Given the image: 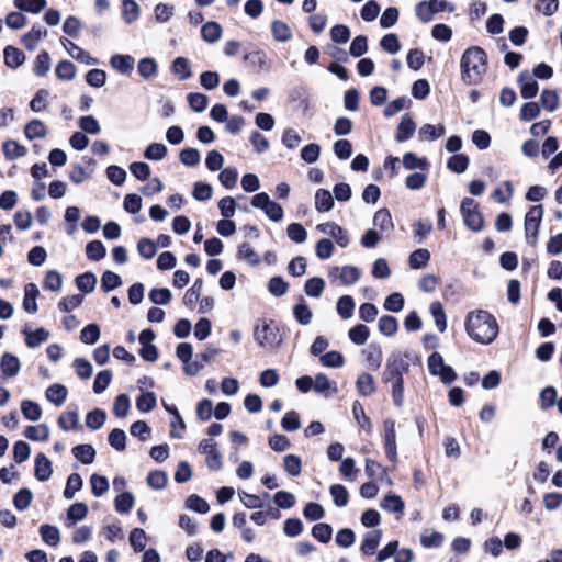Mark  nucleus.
Listing matches in <instances>:
<instances>
[{
	"instance_id": "obj_60",
	"label": "nucleus",
	"mask_w": 562,
	"mask_h": 562,
	"mask_svg": "<svg viewBox=\"0 0 562 562\" xmlns=\"http://www.w3.org/2000/svg\"><path fill=\"white\" fill-rule=\"evenodd\" d=\"M325 281L319 277H313L306 280L304 291L308 296L319 297L324 291Z\"/></svg>"
},
{
	"instance_id": "obj_47",
	"label": "nucleus",
	"mask_w": 562,
	"mask_h": 562,
	"mask_svg": "<svg viewBox=\"0 0 562 562\" xmlns=\"http://www.w3.org/2000/svg\"><path fill=\"white\" fill-rule=\"evenodd\" d=\"M21 411L24 418L32 422L38 420L42 415L41 406L31 400H24L21 402Z\"/></svg>"
},
{
	"instance_id": "obj_8",
	"label": "nucleus",
	"mask_w": 562,
	"mask_h": 562,
	"mask_svg": "<svg viewBox=\"0 0 562 562\" xmlns=\"http://www.w3.org/2000/svg\"><path fill=\"white\" fill-rule=\"evenodd\" d=\"M199 451L206 454V464L211 470H218L222 467V457L212 439H203L199 443Z\"/></svg>"
},
{
	"instance_id": "obj_52",
	"label": "nucleus",
	"mask_w": 562,
	"mask_h": 562,
	"mask_svg": "<svg viewBox=\"0 0 562 562\" xmlns=\"http://www.w3.org/2000/svg\"><path fill=\"white\" fill-rule=\"evenodd\" d=\"M540 102L543 109L553 112L559 108V94L555 90L544 89L541 92Z\"/></svg>"
},
{
	"instance_id": "obj_17",
	"label": "nucleus",
	"mask_w": 562,
	"mask_h": 562,
	"mask_svg": "<svg viewBox=\"0 0 562 562\" xmlns=\"http://www.w3.org/2000/svg\"><path fill=\"white\" fill-rule=\"evenodd\" d=\"M52 462L43 453L40 452L35 457V467H34V475L38 481H46L52 475Z\"/></svg>"
},
{
	"instance_id": "obj_51",
	"label": "nucleus",
	"mask_w": 562,
	"mask_h": 562,
	"mask_svg": "<svg viewBox=\"0 0 562 562\" xmlns=\"http://www.w3.org/2000/svg\"><path fill=\"white\" fill-rule=\"evenodd\" d=\"M50 68V57L46 50H42L35 58L33 71L38 77L47 75Z\"/></svg>"
},
{
	"instance_id": "obj_1",
	"label": "nucleus",
	"mask_w": 562,
	"mask_h": 562,
	"mask_svg": "<svg viewBox=\"0 0 562 562\" xmlns=\"http://www.w3.org/2000/svg\"><path fill=\"white\" fill-rule=\"evenodd\" d=\"M408 355L402 352H393L385 362V368L381 380L385 384H391L392 400L396 407L404 404V374L409 371Z\"/></svg>"
},
{
	"instance_id": "obj_42",
	"label": "nucleus",
	"mask_w": 562,
	"mask_h": 562,
	"mask_svg": "<svg viewBox=\"0 0 562 562\" xmlns=\"http://www.w3.org/2000/svg\"><path fill=\"white\" fill-rule=\"evenodd\" d=\"M139 16V7L135 0H123L122 1V18L131 24L135 22Z\"/></svg>"
},
{
	"instance_id": "obj_56",
	"label": "nucleus",
	"mask_w": 562,
	"mask_h": 562,
	"mask_svg": "<svg viewBox=\"0 0 562 562\" xmlns=\"http://www.w3.org/2000/svg\"><path fill=\"white\" fill-rule=\"evenodd\" d=\"M381 507L391 513L402 514L404 509L403 499L395 494H387L381 502Z\"/></svg>"
},
{
	"instance_id": "obj_29",
	"label": "nucleus",
	"mask_w": 562,
	"mask_h": 562,
	"mask_svg": "<svg viewBox=\"0 0 562 562\" xmlns=\"http://www.w3.org/2000/svg\"><path fill=\"white\" fill-rule=\"evenodd\" d=\"M241 503L248 508H266L270 502L269 494H238Z\"/></svg>"
},
{
	"instance_id": "obj_37",
	"label": "nucleus",
	"mask_w": 562,
	"mask_h": 562,
	"mask_svg": "<svg viewBox=\"0 0 562 562\" xmlns=\"http://www.w3.org/2000/svg\"><path fill=\"white\" fill-rule=\"evenodd\" d=\"M430 259V252L426 248L414 250L408 258V263L412 269H422L427 266Z\"/></svg>"
},
{
	"instance_id": "obj_36",
	"label": "nucleus",
	"mask_w": 562,
	"mask_h": 562,
	"mask_svg": "<svg viewBox=\"0 0 562 562\" xmlns=\"http://www.w3.org/2000/svg\"><path fill=\"white\" fill-rule=\"evenodd\" d=\"M138 74L146 80L154 78L158 71V65L154 58L146 57L138 61Z\"/></svg>"
},
{
	"instance_id": "obj_27",
	"label": "nucleus",
	"mask_w": 562,
	"mask_h": 562,
	"mask_svg": "<svg viewBox=\"0 0 562 562\" xmlns=\"http://www.w3.org/2000/svg\"><path fill=\"white\" fill-rule=\"evenodd\" d=\"M2 151L8 160H13L19 157H23L26 155L27 149L20 145L16 140L8 139L2 145Z\"/></svg>"
},
{
	"instance_id": "obj_50",
	"label": "nucleus",
	"mask_w": 562,
	"mask_h": 562,
	"mask_svg": "<svg viewBox=\"0 0 562 562\" xmlns=\"http://www.w3.org/2000/svg\"><path fill=\"white\" fill-rule=\"evenodd\" d=\"M430 313L435 319L436 327L440 333L447 328V317L442 304L438 301L430 304Z\"/></svg>"
},
{
	"instance_id": "obj_19",
	"label": "nucleus",
	"mask_w": 562,
	"mask_h": 562,
	"mask_svg": "<svg viewBox=\"0 0 562 562\" xmlns=\"http://www.w3.org/2000/svg\"><path fill=\"white\" fill-rule=\"evenodd\" d=\"M3 58L5 66L15 69L24 63L25 55L21 49L8 45L3 50Z\"/></svg>"
},
{
	"instance_id": "obj_39",
	"label": "nucleus",
	"mask_w": 562,
	"mask_h": 562,
	"mask_svg": "<svg viewBox=\"0 0 562 562\" xmlns=\"http://www.w3.org/2000/svg\"><path fill=\"white\" fill-rule=\"evenodd\" d=\"M442 541L443 535L432 529H425L420 535V543L425 548H438Z\"/></svg>"
},
{
	"instance_id": "obj_55",
	"label": "nucleus",
	"mask_w": 562,
	"mask_h": 562,
	"mask_svg": "<svg viewBox=\"0 0 562 562\" xmlns=\"http://www.w3.org/2000/svg\"><path fill=\"white\" fill-rule=\"evenodd\" d=\"M237 257L239 259H245L250 266H258L260 263L259 255L248 243H243L238 246Z\"/></svg>"
},
{
	"instance_id": "obj_35",
	"label": "nucleus",
	"mask_w": 562,
	"mask_h": 562,
	"mask_svg": "<svg viewBox=\"0 0 562 562\" xmlns=\"http://www.w3.org/2000/svg\"><path fill=\"white\" fill-rule=\"evenodd\" d=\"M42 540L52 547H56L60 542V533L57 527L52 525H42L40 527Z\"/></svg>"
},
{
	"instance_id": "obj_24",
	"label": "nucleus",
	"mask_w": 562,
	"mask_h": 562,
	"mask_svg": "<svg viewBox=\"0 0 562 562\" xmlns=\"http://www.w3.org/2000/svg\"><path fill=\"white\" fill-rule=\"evenodd\" d=\"M334 207V198L327 189H318L315 193V209L323 213Z\"/></svg>"
},
{
	"instance_id": "obj_13",
	"label": "nucleus",
	"mask_w": 562,
	"mask_h": 562,
	"mask_svg": "<svg viewBox=\"0 0 562 562\" xmlns=\"http://www.w3.org/2000/svg\"><path fill=\"white\" fill-rule=\"evenodd\" d=\"M520 83V94L524 99H532L537 95L539 90L538 82L529 75L527 70L518 76Z\"/></svg>"
},
{
	"instance_id": "obj_45",
	"label": "nucleus",
	"mask_w": 562,
	"mask_h": 562,
	"mask_svg": "<svg viewBox=\"0 0 562 562\" xmlns=\"http://www.w3.org/2000/svg\"><path fill=\"white\" fill-rule=\"evenodd\" d=\"M379 331L384 336H393L398 330V323L394 316L383 315L379 319Z\"/></svg>"
},
{
	"instance_id": "obj_26",
	"label": "nucleus",
	"mask_w": 562,
	"mask_h": 562,
	"mask_svg": "<svg viewBox=\"0 0 562 562\" xmlns=\"http://www.w3.org/2000/svg\"><path fill=\"white\" fill-rule=\"evenodd\" d=\"M222 32L223 30L220 23L214 21L206 22L201 27V36L207 43L217 42L222 36Z\"/></svg>"
},
{
	"instance_id": "obj_6",
	"label": "nucleus",
	"mask_w": 562,
	"mask_h": 562,
	"mask_svg": "<svg viewBox=\"0 0 562 562\" xmlns=\"http://www.w3.org/2000/svg\"><path fill=\"white\" fill-rule=\"evenodd\" d=\"M543 216V206L541 204L532 205L525 215V235L529 245L535 246L538 239V233Z\"/></svg>"
},
{
	"instance_id": "obj_44",
	"label": "nucleus",
	"mask_w": 562,
	"mask_h": 562,
	"mask_svg": "<svg viewBox=\"0 0 562 562\" xmlns=\"http://www.w3.org/2000/svg\"><path fill=\"white\" fill-rule=\"evenodd\" d=\"M348 336L353 344L362 346L367 342L370 336V329L363 324H358L349 329Z\"/></svg>"
},
{
	"instance_id": "obj_23",
	"label": "nucleus",
	"mask_w": 562,
	"mask_h": 562,
	"mask_svg": "<svg viewBox=\"0 0 562 562\" xmlns=\"http://www.w3.org/2000/svg\"><path fill=\"white\" fill-rule=\"evenodd\" d=\"M24 135L29 140L44 138L47 135V127L41 120L34 119L26 123Z\"/></svg>"
},
{
	"instance_id": "obj_57",
	"label": "nucleus",
	"mask_w": 562,
	"mask_h": 562,
	"mask_svg": "<svg viewBox=\"0 0 562 562\" xmlns=\"http://www.w3.org/2000/svg\"><path fill=\"white\" fill-rule=\"evenodd\" d=\"M100 338V327L92 323L85 326L80 331V340L86 345H93Z\"/></svg>"
},
{
	"instance_id": "obj_61",
	"label": "nucleus",
	"mask_w": 562,
	"mask_h": 562,
	"mask_svg": "<svg viewBox=\"0 0 562 562\" xmlns=\"http://www.w3.org/2000/svg\"><path fill=\"white\" fill-rule=\"evenodd\" d=\"M122 284L121 277L110 270L103 272L101 277V289L103 292H110Z\"/></svg>"
},
{
	"instance_id": "obj_43",
	"label": "nucleus",
	"mask_w": 562,
	"mask_h": 562,
	"mask_svg": "<svg viewBox=\"0 0 562 562\" xmlns=\"http://www.w3.org/2000/svg\"><path fill=\"white\" fill-rule=\"evenodd\" d=\"M470 164V159L465 154H454L447 161V168L456 173L464 172Z\"/></svg>"
},
{
	"instance_id": "obj_28",
	"label": "nucleus",
	"mask_w": 562,
	"mask_h": 562,
	"mask_svg": "<svg viewBox=\"0 0 562 562\" xmlns=\"http://www.w3.org/2000/svg\"><path fill=\"white\" fill-rule=\"evenodd\" d=\"M58 426L65 430H75L79 428V416L78 412L75 411H67L59 415L58 417Z\"/></svg>"
},
{
	"instance_id": "obj_46",
	"label": "nucleus",
	"mask_w": 562,
	"mask_h": 562,
	"mask_svg": "<svg viewBox=\"0 0 562 562\" xmlns=\"http://www.w3.org/2000/svg\"><path fill=\"white\" fill-rule=\"evenodd\" d=\"M106 420V414L101 408H94L86 415V425L92 430L101 428Z\"/></svg>"
},
{
	"instance_id": "obj_16",
	"label": "nucleus",
	"mask_w": 562,
	"mask_h": 562,
	"mask_svg": "<svg viewBox=\"0 0 562 562\" xmlns=\"http://www.w3.org/2000/svg\"><path fill=\"white\" fill-rule=\"evenodd\" d=\"M46 35L47 30L38 24H35L27 33L22 36L21 43L27 50H33L35 49L38 41Z\"/></svg>"
},
{
	"instance_id": "obj_12",
	"label": "nucleus",
	"mask_w": 562,
	"mask_h": 562,
	"mask_svg": "<svg viewBox=\"0 0 562 562\" xmlns=\"http://www.w3.org/2000/svg\"><path fill=\"white\" fill-rule=\"evenodd\" d=\"M244 61L251 71L257 74L267 68V55L261 49L245 54Z\"/></svg>"
},
{
	"instance_id": "obj_38",
	"label": "nucleus",
	"mask_w": 562,
	"mask_h": 562,
	"mask_svg": "<svg viewBox=\"0 0 562 562\" xmlns=\"http://www.w3.org/2000/svg\"><path fill=\"white\" fill-rule=\"evenodd\" d=\"M111 66L121 74H128L133 69L134 58L130 55H114L111 57Z\"/></svg>"
},
{
	"instance_id": "obj_63",
	"label": "nucleus",
	"mask_w": 562,
	"mask_h": 562,
	"mask_svg": "<svg viewBox=\"0 0 562 562\" xmlns=\"http://www.w3.org/2000/svg\"><path fill=\"white\" fill-rule=\"evenodd\" d=\"M61 285H63V278L58 271L49 270L46 272L44 281H43V288L45 290H50V291L57 292L61 289Z\"/></svg>"
},
{
	"instance_id": "obj_14",
	"label": "nucleus",
	"mask_w": 562,
	"mask_h": 562,
	"mask_svg": "<svg viewBox=\"0 0 562 562\" xmlns=\"http://www.w3.org/2000/svg\"><path fill=\"white\" fill-rule=\"evenodd\" d=\"M415 130H416V124H415L414 120L412 119V116L408 113H406L402 116L401 122L397 125L395 139L398 143L406 142L414 135Z\"/></svg>"
},
{
	"instance_id": "obj_15",
	"label": "nucleus",
	"mask_w": 562,
	"mask_h": 562,
	"mask_svg": "<svg viewBox=\"0 0 562 562\" xmlns=\"http://www.w3.org/2000/svg\"><path fill=\"white\" fill-rule=\"evenodd\" d=\"M382 539V531L379 529L368 531L362 537L360 551L363 554L371 555L375 552Z\"/></svg>"
},
{
	"instance_id": "obj_59",
	"label": "nucleus",
	"mask_w": 562,
	"mask_h": 562,
	"mask_svg": "<svg viewBox=\"0 0 562 562\" xmlns=\"http://www.w3.org/2000/svg\"><path fill=\"white\" fill-rule=\"evenodd\" d=\"M355 301L350 295H342L337 302V313L344 319H348L353 315Z\"/></svg>"
},
{
	"instance_id": "obj_10",
	"label": "nucleus",
	"mask_w": 562,
	"mask_h": 562,
	"mask_svg": "<svg viewBox=\"0 0 562 562\" xmlns=\"http://www.w3.org/2000/svg\"><path fill=\"white\" fill-rule=\"evenodd\" d=\"M366 474L370 480H374L383 484L384 482L387 485H391V479L387 475L386 468H384L381 463L372 460V459H366V468H364Z\"/></svg>"
},
{
	"instance_id": "obj_54",
	"label": "nucleus",
	"mask_w": 562,
	"mask_h": 562,
	"mask_svg": "<svg viewBox=\"0 0 562 562\" xmlns=\"http://www.w3.org/2000/svg\"><path fill=\"white\" fill-rule=\"evenodd\" d=\"M156 404L157 398L154 392H144L136 398V407L143 413L151 412Z\"/></svg>"
},
{
	"instance_id": "obj_49",
	"label": "nucleus",
	"mask_w": 562,
	"mask_h": 562,
	"mask_svg": "<svg viewBox=\"0 0 562 562\" xmlns=\"http://www.w3.org/2000/svg\"><path fill=\"white\" fill-rule=\"evenodd\" d=\"M403 166L408 170H425L428 168L429 164L427 161V158H419L416 154L408 151L405 153L403 156Z\"/></svg>"
},
{
	"instance_id": "obj_58",
	"label": "nucleus",
	"mask_w": 562,
	"mask_h": 562,
	"mask_svg": "<svg viewBox=\"0 0 562 562\" xmlns=\"http://www.w3.org/2000/svg\"><path fill=\"white\" fill-rule=\"evenodd\" d=\"M86 255L88 259L93 261H99L106 255V249L102 241L100 240H91L86 246Z\"/></svg>"
},
{
	"instance_id": "obj_25",
	"label": "nucleus",
	"mask_w": 562,
	"mask_h": 562,
	"mask_svg": "<svg viewBox=\"0 0 562 562\" xmlns=\"http://www.w3.org/2000/svg\"><path fill=\"white\" fill-rule=\"evenodd\" d=\"M23 334H25V345L29 348H36L49 338V331L43 327L37 328L34 331H27L24 329Z\"/></svg>"
},
{
	"instance_id": "obj_11",
	"label": "nucleus",
	"mask_w": 562,
	"mask_h": 562,
	"mask_svg": "<svg viewBox=\"0 0 562 562\" xmlns=\"http://www.w3.org/2000/svg\"><path fill=\"white\" fill-rule=\"evenodd\" d=\"M61 44L66 50L78 61L87 65L98 64V59L90 56V54L79 47L77 44L67 38H61Z\"/></svg>"
},
{
	"instance_id": "obj_22",
	"label": "nucleus",
	"mask_w": 562,
	"mask_h": 562,
	"mask_svg": "<svg viewBox=\"0 0 562 562\" xmlns=\"http://www.w3.org/2000/svg\"><path fill=\"white\" fill-rule=\"evenodd\" d=\"M45 395L47 401L60 406L67 398L68 390L65 385L55 383L46 389Z\"/></svg>"
},
{
	"instance_id": "obj_32",
	"label": "nucleus",
	"mask_w": 562,
	"mask_h": 562,
	"mask_svg": "<svg viewBox=\"0 0 562 562\" xmlns=\"http://www.w3.org/2000/svg\"><path fill=\"white\" fill-rule=\"evenodd\" d=\"M76 286L83 293H91L97 284V277L93 272L87 271L76 277Z\"/></svg>"
},
{
	"instance_id": "obj_3",
	"label": "nucleus",
	"mask_w": 562,
	"mask_h": 562,
	"mask_svg": "<svg viewBox=\"0 0 562 562\" xmlns=\"http://www.w3.org/2000/svg\"><path fill=\"white\" fill-rule=\"evenodd\" d=\"M461 79L465 85L476 86L487 71V54L480 46L468 47L460 60Z\"/></svg>"
},
{
	"instance_id": "obj_21",
	"label": "nucleus",
	"mask_w": 562,
	"mask_h": 562,
	"mask_svg": "<svg viewBox=\"0 0 562 562\" xmlns=\"http://www.w3.org/2000/svg\"><path fill=\"white\" fill-rule=\"evenodd\" d=\"M38 293V289L34 283H27L24 288L23 308L30 314L37 312L36 297Z\"/></svg>"
},
{
	"instance_id": "obj_30",
	"label": "nucleus",
	"mask_w": 562,
	"mask_h": 562,
	"mask_svg": "<svg viewBox=\"0 0 562 562\" xmlns=\"http://www.w3.org/2000/svg\"><path fill=\"white\" fill-rule=\"evenodd\" d=\"M171 72L180 80L190 78L192 76L190 61L186 57H177L171 64Z\"/></svg>"
},
{
	"instance_id": "obj_34",
	"label": "nucleus",
	"mask_w": 562,
	"mask_h": 562,
	"mask_svg": "<svg viewBox=\"0 0 562 562\" xmlns=\"http://www.w3.org/2000/svg\"><path fill=\"white\" fill-rule=\"evenodd\" d=\"M72 454L83 464H90L94 461L95 450L91 445H78L72 448Z\"/></svg>"
},
{
	"instance_id": "obj_62",
	"label": "nucleus",
	"mask_w": 562,
	"mask_h": 562,
	"mask_svg": "<svg viewBox=\"0 0 562 562\" xmlns=\"http://www.w3.org/2000/svg\"><path fill=\"white\" fill-rule=\"evenodd\" d=\"M56 77L60 80H71L76 75V67L69 60H61L55 68Z\"/></svg>"
},
{
	"instance_id": "obj_5",
	"label": "nucleus",
	"mask_w": 562,
	"mask_h": 562,
	"mask_svg": "<svg viewBox=\"0 0 562 562\" xmlns=\"http://www.w3.org/2000/svg\"><path fill=\"white\" fill-rule=\"evenodd\" d=\"M255 339L263 348H277L282 342L278 325L273 322H263L262 326L255 328Z\"/></svg>"
},
{
	"instance_id": "obj_9",
	"label": "nucleus",
	"mask_w": 562,
	"mask_h": 562,
	"mask_svg": "<svg viewBox=\"0 0 562 562\" xmlns=\"http://www.w3.org/2000/svg\"><path fill=\"white\" fill-rule=\"evenodd\" d=\"M319 232L329 234L333 238H335L336 243L345 248L349 245V236L345 228L338 225L335 222H327L318 224L316 227Z\"/></svg>"
},
{
	"instance_id": "obj_64",
	"label": "nucleus",
	"mask_w": 562,
	"mask_h": 562,
	"mask_svg": "<svg viewBox=\"0 0 562 562\" xmlns=\"http://www.w3.org/2000/svg\"><path fill=\"white\" fill-rule=\"evenodd\" d=\"M293 315L301 325L310 324L313 316L311 308L303 300L301 303L294 305Z\"/></svg>"
},
{
	"instance_id": "obj_20",
	"label": "nucleus",
	"mask_w": 562,
	"mask_h": 562,
	"mask_svg": "<svg viewBox=\"0 0 562 562\" xmlns=\"http://www.w3.org/2000/svg\"><path fill=\"white\" fill-rule=\"evenodd\" d=\"M356 387L361 396L372 395L376 390L374 378L368 372H362L356 381Z\"/></svg>"
},
{
	"instance_id": "obj_33",
	"label": "nucleus",
	"mask_w": 562,
	"mask_h": 562,
	"mask_svg": "<svg viewBox=\"0 0 562 562\" xmlns=\"http://www.w3.org/2000/svg\"><path fill=\"white\" fill-rule=\"evenodd\" d=\"M24 436L33 441H47L49 438V429L46 424L27 426L24 430Z\"/></svg>"
},
{
	"instance_id": "obj_2",
	"label": "nucleus",
	"mask_w": 562,
	"mask_h": 562,
	"mask_svg": "<svg viewBox=\"0 0 562 562\" xmlns=\"http://www.w3.org/2000/svg\"><path fill=\"white\" fill-rule=\"evenodd\" d=\"M465 331L476 342L488 345L498 336V324L493 314L484 310L470 312L465 318Z\"/></svg>"
},
{
	"instance_id": "obj_53",
	"label": "nucleus",
	"mask_w": 562,
	"mask_h": 562,
	"mask_svg": "<svg viewBox=\"0 0 562 562\" xmlns=\"http://www.w3.org/2000/svg\"><path fill=\"white\" fill-rule=\"evenodd\" d=\"M46 4V0H14V5L19 10L34 14L45 9Z\"/></svg>"
},
{
	"instance_id": "obj_41",
	"label": "nucleus",
	"mask_w": 562,
	"mask_h": 562,
	"mask_svg": "<svg viewBox=\"0 0 562 562\" xmlns=\"http://www.w3.org/2000/svg\"><path fill=\"white\" fill-rule=\"evenodd\" d=\"M446 128L443 125L439 124L435 126L432 124H424L419 128V138L422 140H435L445 135Z\"/></svg>"
},
{
	"instance_id": "obj_48",
	"label": "nucleus",
	"mask_w": 562,
	"mask_h": 562,
	"mask_svg": "<svg viewBox=\"0 0 562 562\" xmlns=\"http://www.w3.org/2000/svg\"><path fill=\"white\" fill-rule=\"evenodd\" d=\"M352 413L355 419L359 426L364 429L368 434L372 430L371 419L366 415L364 408L359 401H355L352 404Z\"/></svg>"
},
{
	"instance_id": "obj_18",
	"label": "nucleus",
	"mask_w": 562,
	"mask_h": 562,
	"mask_svg": "<svg viewBox=\"0 0 562 562\" xmlns=\"http://www.w3.org/2000/svg\"><path fill=\"white\" fill-rule=\"evenodd\" d=\"M20 360L16 356L4 352L0 360V369L3 375L8 378L15 376L20 371Z\"/></svg>"
},
{
	"instance_id": "obj_7",
	"label": "nucleus",
	"mask_w": 562,
	"mask_h": 562,
	"mask_svg": "<svg viewBox=\"0 0 562 562\" xmlns=\"http://www.w3.org/2000/svg\"><path fill=\"white\" fill-rule=\"evenodd\" d=\"M383 447L385 456L389 461L396 462L397 460V446H396V430L395 420L386 418L383 422Z\"/></svg>"
},
{
	"instance_id": "obj_40",
	"label": "nucleus",
	"mask_w": 562,
	"mask_h": 562,
	"mask_svg": "<svg viewBox=\"0 0 562 562\" xmlns=\"http://www.w3.org/2000/svg\"><path fill=\"white\" fill-rule=\"evenodd\" d=\"M373 225L379 227L381 231L394 228L392 215L389 209L383 207L374 213Z\"/></svg>"
},
{
	"instance_id": "obj_31",
	"label": "nucleus",
	"mask_w": 562,
	"mask_h": 562,
	"mask_svg": "<svg viewBox=\"0 0 562 562\" xmlns=\"http://www.w3.org/2000/svg\"><path fill=\"white\" fill-rule=\"evenodd\" d=\"M271 33L277 42H288L292 38L291 29L285 22L281 20L272 21Z\"/></svg>"
},
{
	"instance_id": "obj_4",
	"label": "nucleus",
	"mask_w": 562,
	"mask_h": 562,
	"mask_svg": "<svg viewBox=\"0 0 562 562\" xmlns=\"http://www.w3.org/2000/svg\"><path fill=\"white\" fill-rule=\"evenodd\" d=\"M460 212L463 217L464 225L473 231L480 232L484 228V217L479 209V203L472 198H464L461 201Z\"/></svg>"
}]
</instances>
